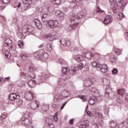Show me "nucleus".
<instances>
[{
  "mask_svg": "<svg viewBox=\"0 0 128 128\" xmlns=\"http://www.w3.org/2000/svg\"><path fill=\"white\" fill-rule=\"evenodd\" d=\"M33 56L34 60H46L48 58V54L46 53L44 50H41L34 53Z\"/></svg>",
  "mask_w": 128,
  "mask_h": 128,
  "instance_id": "1",
  "label": "nucleus"
},
{
  "mask_svg": "<svg viewBox=\"0 0 128 128\" xmlns=\"http://www.w3.org/2000/svg\"><path fill=\"white\" fill-rule=\"evenodd\" d=\"M82 16H84V15L82 14H78L77 16H76V14L70 16L69 18L72 24L70 25V26L74 30V28H76V27L78 26V24L76 22V20H80L82 18Z\"/></svg>",
  "mask_w": 128,
  "mask_h": 128,
  "instance_id": "2",
  "label": "nucleus"
},
{
  "mask_svg": "<svg viewBox=\"0 0 128 128\" xmlns=\"http://www.w3.org/2000/svg\"><path fill=\"white\" fill-rule=\"evenodd\" d=\"M32 114L26 113L24 115V116L20 120V123L23 126H25L26 128H30V116Z\"/></svg>",
  "mask_w": 128,
  "mask_h": 128,
  "instance_id": "3",
  "label": "nucleus"
},
{
  "mask_svg": "<svg viewBox=\"0 0 128 128\" xmlns=\"http://www.w3.org/2000/svg\"><path fill=\"white\" fill-rule=\"evenodd\" d=\"M110 2H112V4H114V2H116V4H115V7L114 8H113V12H114V14H116L118 12V6H124V2H122V0H109Z\"/></svg>",
  "mask_w": 128,
  "mask_h": 128,
  "instance_id": "4",
  "label": "nucleus"
},
{
  "mask_svg": "<svg viewBox=\"0 0 128 128\" xmlns=\"http://www.w3.org/2000/svg\"><path fill=\"white\" fill-rule=\"evenodd\" d=\"M46 26H49L50 28H54L58 26V20H50L46 23Z\"/></svg>",
  "mask_w": 128,
  "mask_h": 128,
  "instance_id": "5",
  "label": "nucleus"
},
{
  "mask_svg": "<svg viewBox=\"0 0 128 128\" xmlns=\"http://www.w3.org/2000/svg\"><path fill=\"white\" fill-rule=\"evenodd\" d=\"M12 40H10V38H8L6 39L2 46L3 50H7L8 46L12 47Z\"/></svg>",
  "mask_w": 128,
  "mask_h": 128,
  "instance_id": "6",
  "label": "nucleus"
},
{
  "mask_svg": "<svg viewBox=\"0 0 128 128\" xmlns=\"http://www.w3.org/2000/svg\"><path fill=\"white\" fill-rule=\"evenodd\" d=\"M94 80L92 78H88L84 80V86L86 88H88V86L94 84Z\"/></svg>",
  "mask_w": 128,
  "mask_h": 128,
  "instance_id": "7",
  "label": "nucleus"
},
{
  "mask_svg": "<svg viewBox=\"0 0 128 128\" xmlns=\"http://www.w3.org/2000/svg\"><path fill=\"white\" fill-rule=\"evenodd\" d=\"M98 68L100 69H98V70H101L102 72L104 74H106L108 72V65L106 64H100Z\"/></svg>",
  "mask_w": 128,
  "mask_h": 128,
  "instance_id": "8",
  "label": "nucleus"
},
{
  "mask_svg": "<svg viewBox=\"0 0 128 128\" xmlns=\"http://www.w3.org/2000/svg\"><path fill=\"white\" fill-rule=\"evenodd\" d=\"M60 42L62 44V46H70V40L66 38H62L60 40Z\"/></svg>",
  "mask_w": 128,
  "mask_h": 128,
  "instance_id": "9",
  "label": "nucleus"
},
{
  "mask_svg": "<svg viewBox=\"0 0 128 128\" xmlns=\"http://www.w3.org/2000/svg\"><path fill=\"white\" fill-rule=\"evenodd\" d=\"M24 98L27 100H34V94L28 92L24 94Z\"/></svg>",
  "mask_w": 128,
  "mask_h": 128,
  "instance_id": "10",
  "label": "nucleus"
},
{
  "mask_svg": "<svg viewBox=\"0 0 128 128\" xmlns=\"http://www.w3.org/2000/svg\"><path fill=\"white\" fill-rule=\"evenodd\" d=\"M39 106L40 102L36 100L33 101L31 103V108H32V110H38L40 106Z\"/></svg>",
  "mask_w": 128,
  "mask_h": 128,
  "instance_id": "11",
  "label": "nucleus"
},
{
  "mask_svg": "<svg viewBox=\"0 0 128 128\" xmlns=\"http://www.w3.org/2000/svg\"><path fill=\"white\" fill-rule=\"evenodd\" d=\"M112 21V16L110 15L107 16L104 20V23L105 24H110Z\"/></svg>",
  "mask_w": 128,
  "mask_h": 128,
  "instance_id": "12",
  "label": "nucleus"
},
{
  "mask_svg": "<svg viewBox=\"0 0 128 128\" xmlns=\"http://www.w3.org/2000/svg\"><path fill=\"white\" fill-rule=\"evenodd\" d=\"M8 98L10 100H18V98H20V96L16 95V94L14 93L10 94Z\"/></svg>",
  "mask_w": 128,
  "mask_h": 128,
  "instance_id": "13",
  "label": "nucleus"
},
{
  "mask_svg": "<svg viewBox=\"0 0 128 128\" xmlns=\"http://www.w3.org/2000/svg\"><path fill=\"white\" fill-rule=\"evenodd\" d=\"M42 20L43 22H48L50 20V16L47 14H44Z\"/></svg>",
  "mask_w": 128,
  "mask_h": 128,
  "instance_id": "14",
  "label": "nucleus"
},
{
  "mask_svg": "<svg viewBox=\"0 0 128 128\" xmlns=\"http://www.w3.org/2000/svg\"><path fill=\"white\" fill-rule=\"evenodd\" d=\"M83 56H84V58H88V60L90 59L93 56L92 53L90 52H88L86 53L83 54Z\"/></svg>",
  "mask_w": 128,
  "mask_h": 128,
  "instance_id": "15",
  "label": "nucleus"
},
{
  "mask_svg": "<svg viewBox=\"0 0 128 128\" xmlns=\"http://www.w3.org/2000/svg\"><path fill=\"white\" fill-rule=\"evenodd\" d=\"M74 58L75 60H76V62H82V60H84V56L80 54L76 55L74 56Z\"/></svg>",
  "mask_w": 128,
  "mask_h": 128,
  "instance_id": "16",
  "label": "nucleus"
},
{
  "mask_svg": "<svg viewBox=\"0 0 128 128\" xmlns=\"http://www.w3.org/2000/svg\"><path fill=\"white\" fill-rule=\"evenodd\" d=\"M28 84L30 88H34L36 86V83L34 80H30L28 82Z\"/></svg>",
  "mask_w": 128,
  "mask_h": 128,
  "instance_id": "17",
  "label": "nucleus"
},
{
  "mask_svg": "<svg viewBox=\"0 0 128 128\" xmlns=\"http://www.w3.org/2000/svg\"><path fill=\"white\" fill-rule=\"evenodd\" d=\"M22 32L24 34H26V32H30V29L28 26H25L22 28Z\"/></svg>",
  "mask_w": 128,
  "mask_h": 128,
  "instance_id": "18",
  "label": "nucleus"
},
{
  "mask_svg": "<svg viewBox=\"0 0 128 128\" xmlns=\"http://www.w3.org/2000/svg\"><path fill=\"white\" fill-rule=\"evenodd\" d=\"M45 38H48L50 42H53L56 38H54V36H52V34H48L45 36Z\"/></svg>",
  "mask_w": 128,
  "mask_h": 128,
  "instance_id": "19",
  "label": "nucleus"
},
{
  "mask_svg": "<svg viewBox=\"0 0 128 128\" xmlns=\"http://www.w3.org/2000/svg\"><path fill=\"white\" fill-rule=\"evenodd\" d=\"M108 59L111 62H113V64H116V59L114 58V56L112 55V54H110Z\"/></svg>",
  "mask_w": 128,
  "mask_h": 128,
  "instance_id": "20",
  "label": "nucleus"
},
{
  "mask_svg": "<svg viewBox=\"0 0 128 128\" xmlns=\"http://www.w3.org/2000/svg\"><path fill=\"white\" fill-rule=\"evenodd\" d=\"M34 24L36 26L37 28L40 30L42 28V24H40V22L38 20H36L34 21Z\"/></svg>",
  "mask_w": 128,
  "mask_h": 128,
  "instance_id": "21",
  "label": "nucleus"
},
{
  "mask_svg": "<svg viewBox=\"0 0 128 128\" xmlns=\"http://www.w3.org/2000/svg\"><path fill=\"white\" fill-rule=\"evenodd\" d=\"M89 124H90V122L88 120H84L81 122V126L82 128H88V126Z\"/></svg>",
  "mask_w": 128,
  "mask_h": 128,
  "instance_id": "22",
  "label": "nucleus"
},
{
  "mask_svg": "<svg viewBox=\"0 0 128 128\" xmlns=\"http://www.w3.org/2000/svg\"><path fill=\"white\" fill-rule=\"evenodd\" d=\"M48 78V75L46 73H42L40 76V82H44V80H46Z\"/></svg>",
  "mask_w": 128,
  "mask_h": 128,
  "instance_id": "23",
  "label": "nucleus"
},
{
  "mask_svg": "<svg viewBox=\"0 0 128 128\" xmlns=\"http://www.w3.org/2000/svg\"><path fill=\"white\" fill-rule=\"evenodd\" d=\"M66 84V80L62 78H60L58 80V84L59 86H65Z\"/></svg>",
  "mask_w": 128,
  "mask_h": 128,
  "instance_id": "24",
  "label": "nucleus"
},
{
  "mask_svg": "<svg viewBox=\"0 0 128 128\" xmlns=\"http://www.w3.org/2000/svg\"><path fill=\"white\" fill-rule=\"evenodd\" d=\"M92 66L93 68H96V70H100V64H98L96 62L94 61L92 62Z\"/></svg>",
  "mask_w": 128,
  "mask_h": 128,
  "instance_id": "25",
  "label": "nucleus"
},
{
  "mask_svg": "<svg viewBox=\"0 0 128 128\" xmlns=\"http://www.w3.org/2000/svg\"><path fill=\"white\" fill-rule=\"evenodd\" d=\"M110 126L112 128H118V126L116 125V122L114 121H111L110 122Z\"/></svg>",
  "mask_w": 128,
  "mask_h": 128,
  "instance_id": "26",
  "label": "nucleus"
},
{
  "mask_svg": "<svg viewBox=\"0 0 128 128\" xmlns=\"http://www.w3.org/2000/svg\"><path fill=\"white\" fill-rule=\"evenodd\" d=\"M118 94H120V96H124V94H126V90L124 89H120L118 90Z\"/></svg>",
  "mask_w": 128,
  "mask_h": 128,
  "instance_id": "27",
  "label": "nucleus"
},
{
  "mask_svg": "<svg viewBox=\"0 0 128 128\" xmlns=\"http://www.w3.org/2000/svg\"><path fill=\"white\" fill-rule=\"evenodd\" d=\"M70 76H74L76 74V68H72V70H69Z\"/></svg>",
  "mask_w": 128,
  "mask_h": 128,
  "instance_id": "28",
  "label": "nucleus"
},
{
  "mask_svg": "<svg viewBox=\"0 0 128 128\" xmlns=\"http://www.w3.org/2000/svg\"><path fill=\"white\" fill-rule=\"evenodd\" d=\"M96 102V98H94V97L91 98L88 100V102H89L90 104H91V105L94 104V102Z\"/></svg>",
  "mask_w": 128,
  "mask_h": 128,
  "instance_id": "29",
  "label": "nucleus"
},
{
  "mask_svg": "<svg viewBox=\"0 0 128 128\" xmlns=\"http://www.w3.org/2000/svg\"><path fill=\"white\" fill-rule=\"evenodd\" d=\"M20 6H22V3L18 2H15L13 4V6L15 8H20Z\"/></svg>",
  "mask_w": 128,
  "mask_h": 128,
  "instance_id": "30",
  "label": "nucleus"
},
{
  "mask_svg": "<svg viewBox=\"0 0 128 128\" xmlns=\"http://www.w3.org/2000/svg\"><path fill=\"white\" fill-rule=\"evenodd\" d=\"M62 72L64 74H66L70 72V69L68 68H63Z\"/></svg>",
  "mask_w": 128,
  "mask_h": 128,
  "instance_id": "31",
  "label": "nucleus"
},
{
  "mask_svg": "<svg viewBox=\"0 0 128 128\" xmlns=\"http://www.w3.org/2000/svg\"><path fill=\"white\" fill-rule=\"evenodd\" d=\"M57 16L60 20H64V14L62 12H60L58 14Z\"/></svg>",
  "mask_w": 128,
  "mask_h": 128,
  "instance_id": "32",
  "label": "nucleus"
},
{
  "mask_svg": "<svg viewBox=\"0 0 128 128\" xmlns=\"http://www.w3.org/2000/svg\"><path fill=\"white\" fill-rule=\"evenodd\" d=\"M122 50H120V49H118L116 48L114 49V52H115L118 56H120L122 54Z\"/></svg>",
  "mask_w": 128,
  "mask_h": 128,
  "instance_id": "33",
  "label": "nucleus"
},
{
  "mask_svg": "<svg viewBox=\"0 0 128 128\" xmlns=\"http://www.w3.org/2000/svg\"><path fill=\"white\" fill-rule=\"evenodd\" d=\"M92 56H94V58H95V60H96L100 58V54L98 53H95Z\"/></svg>",
  "mask_w": 128,
  "mask_h": 128,
  "instance_id": "34",
  "label": "nucleus"
},
{
  "mask_svg": "<svg viewBox=\"0 0 128 128\" xmlns=\"http://www.w3.org/2000/svg\"><path fill=\"white\" fill-rule=\"evenodd\" d=\"M16 100L18 106H20L22 105V100L18 98Z\"/></svg>",
  "mask_w": 128,
  "mask_h": 128,
  "instance_id": "35",
  "label": "nucleus"
},
{
  "mask_svg": "<svg viewBox=\"0 0 128 128\" xmlns=\"http://www.w3.org/2000/svg\"><path fill=\"white\" fill-rule=\"evenodd\" d=\"M95 116L97 118H104V116L101 112H95Z\"/></svg>",
  "mask_w": 128,
  "mask_h": 128,
  "instance_id": "36",
  "label": "nucleus"
},
{
  "mask_svg": "<svg viewBox=\"0 0 128 128\" xmlns=\"http://www.w3.org/2000/svg\"><path fill=\"white\" fill-rule=\"evenodd\" d=\"M4 50H5V56L6 58H10V54L8 53V50L7 49L6 50H4V49H2L3 52H4Z\"/></svg>",
  "mask_w": 128,
  "mask_h": 128,
  "instance_id": "37",
  "label": "nucleus"
},
{
  "mask_svg": "<svg viewBox=\"0 0 128 128\" xmlns=\"http://www.w3.org/2000/svg\"><path fill=\"white\" fill-rule=\"evenodd\" d=\"M29 70H30V72H35V70H36V67L34 66V65H31V66L29 67Z\"/></svg>",
  "mask_w": 128,
  "mask_h": 128,
  "instance_id": "38",
  "label": "nucleus"
},
{
  "mask_svg": "<svg viewBox=\"0 0 128 128\" xmlns=\"http://www.w3.org/2000/svg\"><path fill=\"white\" fill-rule=\"evenodd\" d=\"M8 116V114L6 112L3 113L2 114L1 116H0V120H4V118H6Z\"/></svg>",
  "mask_w": 128,
  "mask_h": 128,
  "instance_id": "39",
  "label": "nucleus"
},
{
  "mask_svg": "<svg viewBox=\"0 0 128 128\" xmlns=\"http://www.w3.org/2000/svg\"><path fill=\"white\" fill-rule=\"evenodd\" d=\"M20 58H22V60H26L28 58V54L26 53H21L20 54Z\"/></svg>",
  "mask_w": 128,
  "mask_h": 128,
  "instance_id": "40",
  "label": "nucleus"
},
{
  "mask_svg": "<svg viewBox=\"0 0 128 128\" xmlns=\"http://www.w3.org/2000/svg\"><path fill=\"white\" fill-rule=\"evenodd\" d=\"M54 102H58V101L60 100V95H55L54 97Z\"/></svg>",
  "mask_w": 128,
  "mask_h": 128,
  "instance_id": "41",
  "label": "nucleus"
},
{
  "mask_svg": "<svg viewBox=\"0 0 128 128\" xmlns=\"http://www.w3.org/2000/svg\"><path fill=\"white\" fill-rule=\"evenodd\" d=\"M77 98H80L81 100H82V102H86V96L78 95L77 96Z\"/></svg>",
  "mask_w": 128,
  "mask_h": 128,
  "instance_id": "42",
  "label": "nucleus"
},
{
  "mask_svg": "<svg viewBox=\"0 0 128 128\" xmlns=\"http://www.w3.org/2000/svg\"><path fill=\"white\" fill-rule=\"evenodd\" d=\"M46 50H48L49 52H50V50H52V44H47L46 46Z\"/></svg>",
  "mask_w": 128,
  "mask_h": 128,
  "instance_id": "43",
  "label": "nucleus"
},
{
  "mask_svg": "<svg viewBox=\"0 0 128 128\" xmlns=\"http://www.w3.org/2000/svg\"><path fill=\"white\" fill-rule=\"evenodd\" d=\"M58 62L60 64H62L63 66L66 64V62L63 59L60 58L58 60Z\"/></svg>",
  "mask_w": 128,
  "mask_h": 128,
  "instance_id": "44",
  "label": "nucleus"
},
{
  "mask_svg": "<svg viewBox=\"0 0 128 128\" xmlns=\"http://www.w3.org/2000/svg\"><path fill=\"white\" fill-rule=\"evenodd\" d=\"M84 66H86V64H84V63L81 62L79 64L78 68H80V70H82L83 68H84Z\"/></svg>",
  "mask_w": 128,
  "mask_h": 128,
  "instance_id": "45",
  "label": "nucleus"
},
{
  "mask_svg": "<svg viewBox=\"0 0 128 128\" xmlns=\"http://www.w3.org/2000/svg\"><path fill=\"white\" fill-rule=\"evenodd\" d=\"M46 124H48H48H52L53 120L51 118H47L46 120Z\"/></svg>",
  "mask_w": 128,
  "mask_h": 128,
  "instance_id": "46",
  "label": "nucleus"
},
{
  "mask_svg": "<svg viewBox=\"0 0 128 128\" xmlns=\"http://www.w3.org/2000/svg\"><path fill=\"white\" fill-rule=\"evenodd\" d=\"M18 46L20 48H24V42L22 41H18Z\"/></svg>",
  "mask_w": 128,
  "mask_h": 128,
  "instance_id": "47",
  "label": "nucleus"
},
{
  "mask_svg": "<svg viewBox=\"0 0 128 128\" xmlns=\"http://www.w3.org/2000/svg\"><path fill=\"white\" fill-rule=\"evenodd\" d=\"M118 72V68H114L113 70H112V74H116Z\"/></svg>",
  "mask_w": 128,
  "mask_h": 128,
  "instance_id": "48",
  "label": "nucleus"
},
{
  "mask_svg": "<svg viewBox=\"0 0 128 128\" xmlns=\"http://www.w3.org/2000/svg\"><path fill=\"white\" fill-rule=\"evenodd\" d=\"M42 110H44V112H46L48 110V106H42Z\"/></svg>",
  "mask_w": 128,
  "mask_h": 128,
  "instance_id": "49",
  "label": "nucleus"
},
{
  "mask_svg": "<svg viewBox=\"0 0 128 128\" xmlns=\"http://www.w3.org/2000/svg\"><path fill=\"white\" fill-rule=\"evenodd\" d=\"M53 118H54V120H55V122H58V114L57 113H56L54 116Z\"/></svg>",
  "mask_w": 128,
  "mask_h": 128,
  "instance_id": "50",
  "label": "nucleus"
},
{
  "mask_svg": "<svg viewBox=\"0 0 128 128\" xmlns=\"http://www.w3.org/2000/svg\"><path fill=\"white\" fill-rule=\"evenodd\" d=\"M17 35L20 38H22L24 36V35L22 34V32H18Z\"/></svg>",
  "mask_w": 128,
  "mask_h": 128,
  "instance_id": "51",
  "label": "nucleus"
},
{
  "mask_svg": "<svg viewBox=\"0 0 128 128\" xmlns=\"http://www.w3.org/2000/svg\"><path fill=\"white\" fill-rule=\"evenodd\" d=\"M23 4H28L30 2V0H22Z\"/></svg>",
  "mask_w": 128,
  "mask_h": 128,
  "instance_id": "52",
  "label": "nucleus"
},
{
  "mask_svg": "<svg viewBox=\"0 0 128 128\" xmlns=\"http://www.w3.org/2000/svg\"><path fill=\"white\" fill-rule=\"evenodd\" d=\"M48 128H54V124H49L48 126Z\"/></svg>",
  "mask_w": 128,
  "mask_h": 128,
  "instance_id": "53",
  "label": "nucleus"
},
{
  "mask_svg": "<svg viewBox=\"0 0 128 128\" xmlns=\"http://www.w3.org/2000/svg\"><path fill=\"white\" fill-rule=\"evenodd\" d=\"M2 2L4 4H8L10 2V0H3Z\"/></svg>",
  "mask_w": 128,
  "mask_h": 128,
  "instance_id": "54",
  "label": "nucleus"
},
{
  "mask_svg": "<svg viewBox=\"0 0 128 128\" xmlns=\"http://www.w3.org/2000/svg\"><path fill=\"white\" fill-rule=\"evenodd\" d=\"M20 76H26V73L24 72H22L20 74Z\"/></svg>",
  "mask_w": 128,
  "mask_h": 128,
  "instance_id": "55",
  "label": "nucleus"
},
{
  "mask_svg": "<svg viewBox=\"0 0 128 128\" xmlns=\"http://www.w3.org/2000/svg\"><path fill=\"white\" fill-rule=\"evenodd\" d=\"M82 0H72V2H82Z\"/></svg>",
  "mask_w": 128,
  "mask_h": 128,
  "instance_id": "56",
  "label": "nucleus"
},
{
  "mask_svg": "<svg viewBox=\"0 0 128 128\" xmlns=\"http://www.w3.org/2000/svg\"><path fill=\"white\" fill-rule=\"evenodd\" d=\"M87 114H88L90 116H92V114L90 111H88L87 112Z\"/></svg>",
  "mask_w": 128,
  "mask_h": 128,
  "instance_id": "57",
  "label": "nucleus"
},
{
  "mask_svg": "<svg viewBox=\"0 0 128 128\" xmlns=\"http://www.w3.org/2000/svg\"><path fill=\"white\" fill-rule=\"evenodd\" d=\"M97 12H104V11H102V10H100V8H98Z\"/></svg>",
  "mask_w": 128,
  "mask_h": 128,
  "instance_id": "58",
  "label": "nucleus"
},
{
  "mask_svg": "<svg viewBox=\"0 0 128 128\" xmlns=\"http://www.w3.org/2000/svg\"><path fill=\"white\" fill-rule=\"evenodd\" d=\"M69 123L70 124H74V119H71L70 121H69Z\"/></svg>",
  "mask_w": 128,
  "mask_h": 128,
  "instance_id": "59",
  "label": "nucleus"
},
{
  "mask_svg": "<svg viewBox=\"0 0 128 128\" xmlns=\"http://www.w3.org/2000/svg\"><path fill=\"white\" fill-rule=\"evenodd\" d=\"M52 108H58V106H56V104H52Z\"/></svg>",
  "mask_w": 128,
  "mask_h": 128,
  "instance_id": "60",
  "label": "nucleus"
},
{
  "mask_svg": "<svg viewBox=\"0 0 128 128\" xmlns=\"http://www.w3.org/2000/svg\"><path fill=\"white\" fill-rule=\"evenodd\" d=\"M9 80H10V77L8 76L5 78V80H6V82L8 81Z\"/></svg>",
  "mask_w": 128,
  "mask_h": 128,
  "instance_id": "61",
  "label": "nucleus"
},
{
  "mask_svg": "<svg viewBox=\"0 0 128 128\" xmlns=\"http://www.w3.org/2000/svg\"><path fill=\"white\" fill-rule=\"evenodd\" d=\"M119 18H122V16H124V14H118Z\"/></svg>",
  "mask_w": 128,
  "mask_h": 128,
  "instance_id": "62",
  "label": "nucleus"
},
{
  "mask_svg": "<svg viewBox=\"0 0 128 128\" xmlns=\"http://www.w3.org/2000/svg\"><path fill=\"white\" fill-rule=\"evenodd\" d=\"M62 92H66V94H70V92L68 90H64Z\"/></svg>",
  "mask_w": 128,
  "mask_h": 128,
  "instance_id": "63",
  "label": "nucleus"
},
{
  "mask_svg": "<svg viewBox=\"0 0 128 128\" xmlns=\"http://www.w3.org/2000/svg\"><path fill=\"white\" fill-rule=\"evenodd\" d=\"M124 36L126 37L127 40H128V32H126Z\"/></svg>",
  "mask_w": 128,
  "mask_h": 128,
  "instance_id": "64",
  "label": "nucleus"
}]
</instances>
